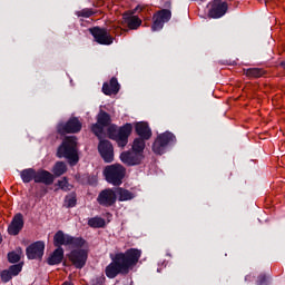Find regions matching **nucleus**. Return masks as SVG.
Segmentation results:
<instances>
[{
  "mask_svg": "<svg viewBox=\"0 0 285 285\" xmlns=\"http://www.w3.org/2000/svg\"><path fill=\"white\" fill-rule=\"evenodd\" d=\"M55 246H70L73 247H83L86 246V240L83 238H75L68 234H65L62 230H59L53 236Z\"/></svg>",
  "mask_w": 285,
  "mask_h": 285,
  "instance_id": "obj_4",
  "label": "nucleus"
},
{
  "mask_svg": "<svg viewBox=\"0 0 285 285\" xmlns=\"http://www.w3.org/2000/svg\"><path fill=\"white\" fill-rule=\"evenodd\" d=\"M1 242H2V238H1V234H0V244H1Z\"/></svg>",
  "mask_w": 285,
  "mask_h": 285,
  "instance_id": "obj_37",
  "label": "nucleus"
},
{
  "mask_svg": "<svg viewBox=\"0 0 285 285\" xmlns=\"http://www.w3.org/2000/svg\"><path fill=\"white\" fill-rule=\"evenodd\" d=\"M23 229V215L17 214L8 227L9 235H19Z\"/></svg>",
  "mask_w": 285,
  "mask_h": 285,
  "instance_id": "obj_19",
  "label": "nucleus"
},
{
  "mask_svg": "<svg viewBox=\"0 0 285 285\" xmlns=\"http://www.w3.org/2000/svg\"><path fill=\"white\" fill-rule=\"evenodd\" d=\"M81 130V121L78 118H71L66 125H59L58 131L63 132H79Z\"/></svg>",
  "mask_w": 285,
  "mask_h": 285,
  "instance_id": "obj_17",
  "label": "nucleus"
},
{
  "mask_svg": "<svg viewBox=\"0 0 285 285\" xmlns=\"http://www.w3.org/2000/svg\"><path fill=\"white\" fill-rule=\"evenodd\" d=\"M90 32L95 38V41H97V43H100L101 46H110L114 41L112 36H110V33H108L106 29L95 27L90 30Z\"/></svg>",
  "mask_w": 285,
  "mask_h": 285,
  "instance_id": "obj_10",
  "label": "nucleus"
},
{
  "mask_svg": "<svg viewBox=\"0 0 285 285\" xmlns=\"http://www.w3.org/2000/svg\"><path fill=\"white\" fill-rule=\"evenodd\" d=\"M100 206H112L117 202V191L116 189H105L102 190L97 198Z\"/></svg>",
  "mask_w": 285,
  "mask_h": 285,
  "instance_id": "obj_15",
  "label": "nucleus"
},
{
  "mask_svg": "<svg viewBox=\"0 0 285 285\" xmlns=\"http://www.w3.org/2000/svg\"><path fill=\"white\" fill-rule=\"evenodd\" d=\"M45 248H46V244L41 240L31 244L27 248L28 259H41V257H43Z\"/></svg>",
  "mask_w": 285,
  "mask_h": 285,
  "instance_id": "obj_16",
  "label": "nucleus"
},
{
  "mask_svg": "<svg viewBox=\"0 0 285 285\" xmlns=\"http://www.w3.org/2000/svg\"><path fill=\"white\" fill-rule=\"evenodd\" d=\"M1 279L2 282H10L12 279V274L10 273V271H3L1 273Z\"/></svg>",
  "mask_w": 285,
  "mask_h": 285,
  "instance_id": "obj_34",
  "label": "nucleus"
},
{
  "mask_svg": "<svg viewBox=\"0 0 285 285\" xmlns=\"http://www.w3.org/2000/svg\"><path fill=\"white\" fill-rule=\"evenodd\" d=\"M66 170H68V167H66V165L61 161L56 163L52 173L53 175H56V177H61V175H63L66 173Z\"/></svg>",
  "mask_w": 285,
  "mask_h": 285,
  "instance_id": "obj_28",
  "label": "nucleus"
},
{
  "mask_svg": "<svg viewBox=\"0 0 285 285\" xmlns=\"http://www.w3.org/2000/svg\"><path fill=\"white\" fill-rule=\"evenodd\" d=\"M21 268H23V266L21 264L18 265H13L9 268V273L11 274L12 277H16V275L19 274V272L21 271Z\"/></svg>",
  "mask_w": 285,
  "mask_h": 285,
  "instance_id": "obj_33",
  "label": "nucleus"
},
{
  "mask_svg": "<svg viewBox=\"0 0 285 285\" xmlns=\"http://www.w3.org/2000/svg\"><path fill=\"white\" fill-rule=\"evenodd\" d=\"M116 195H118L119 202H128L129 199H132L135 197L132 193L124 188H116Z\"/></svg>",
  "mask_w": 285,
  "mask_h": 285,
  "instance_id": "obj_24",
  "label": "nucleus"
},
{
  "mask_svg": "<svg viewBox=\"0 0 285 285\" xmlns=\"http://www.w3.org/2000/svg\"><path fill=\"white\" fill-rule=\"evenodd\" d=\"M98 150L107 164H110L111 161L115 160V150L112 149V144L108 140H102L100 141L98 146Z\"/></svg>",
  "mask_w": 285,
  "mask_h": 285,
  "instance_id": "obj_13",
  "label": "nucleus"
},
{
  "mask_svg": "<svg viewBox=\"0 0 285 285\" xmlns=\"http://www.w3.org/2000/svg\"><path fill=\"white\" fill-rule=\"evenodd\" d=\"M140 257L141 250L135 248L128 249L125 254H117L118 262L122 263V265L127 269V273L130 271L131 266H136Z\"/></svg>",
  "mask_w": 285,
  "mask_h": 285,
  "instance_id": "obj_7",
  "label": "nucleus"
},
{
  "mask_svg": "<svg viewBox=\"0 0 285 285\" xmlns=\"http://www.w3.org/2000/svg\"><path fill=\"white\" fill-rule=\"evenodd\" d=\"M141 159H144V154L137 153L135 150L124 151L120 155V160L127 166H137V164H141Z\"/></svg>",
  "mask_w": 285,
  "mask_h": 285,
  "instance_id": "obj_14",
  "label": "nucleus"
},
{
  "mask_svg": "<svg viewBox=\"0 0 285 285\" xmlns=\"http://www.w3.org/2000/svg\"><path fill=\"white\" fill-rule=\"evenodd\" d=\"M264 75V70L262 69H257V68H252V69H248L246 71V76L247 77H254V78H259Z\"/></svg>",
  "mask_w": 285,
  "mask_h": 285,
  "instance_id": "obj_31",
  "label": "nucleus"
},
{
  "mask_svg": "<svg viewBox=\"0 0 285 285\" xmlns=\"http://www.w3.org/2000/svg\"><path fill=\"white\" fill-rule=\"evenodd\" d=\"M75 248L68 254V259L76 266V268H83L86 262H88V244L85 240L82 247H72Z\"/></svg>",
  "mask_w": 285,
  "mask_h": 285,
  "instance_id": "obj_5",
  "label": "nucleus"
},
{
  "mask_svg": "<svg viewBox=\"0 0 285 285\" xmlns=\"http://www.w3.org/2000/svg\"><path fill=\"white\" fill-rule=\"evenodd\" d=\"M106 126H110V115L106 111H100L97 116V124L91 127V130L97 137H101Z\"/></svg>",
  "mask_w": 285,
  "mask_h": 285,
  "instance_id": "obj_9",
  "label": "nucleus"
},
{
  "mask_svg": "<svg viewBox=\"0 0 285 285\" xmlns=\"http://www.w3.org/2000/svg\"><path fill=\"white\" fill-rule=\"evenodd\" d=\"M102 92L105 95H117L119 92V82L117 78H111L109 83H104Z\"/></svg>",
  "mask_w": 285,
  "mask_h": 285,
  "instance_id": "obj_22",
  "label": "nucleus"
},
{
  "mask_svg": "<svg viewBox=\"0 0 285 285\" xmlns=\"http://www.w3.org/2000/svg\"><path fill=\"white\" fill-rule=\"evenodd\" d=\"M65 206L67 208H75L77 206V196L75 194H70L65 199Z\"/></svg>",
  "mask_w": 285,
  "mask_h": 285,
  "instance_id": "obj_30",
  "label": "nucleus"
},
{
  "mask_svg": "<svg viewBox=\"0 0 285 285\" xmlns=\"http://www.w3.org/2000/svg\"><path fill=\"white\" fill-rule=\"evenodd\" d=\"M90 14H92V12H90V11L82 12V17H90Z\"/></svg>",
  "mask_w": 285,
  "mask_h": 285,
  "instance_id": "obj_36",
  "label": "nucleus"
},
{
  "mask_svg": "<svg viewBox=\"0 0 285 285\" xmlns=\"http://www.w3.org/2000/svg\"><path fill=\"white\" fill-rule=\"evenodd\" d=\"M35 181L36 184H46L47 186H50V184L55 181V176H52V174L49 171L40 170L36 173Z\"/></svg>",
  "mask_w": 285,
  "mask_h": 285,
  "instance_id": "obj_20",
  "label": "nucleus"
},
{
  "mask_svg": "<svg viewBox=\"0 0 285 285\" xmlns=\"http://www.w3.org/2000/svg\"><path fill=\"white\" fill-rule=\"evenodd\" d=\"M282 66H284V68H285V61L282 63Z\"/></svg>",
  "mask_w": 285,
  "mask_h": 285,
  "instance_id": "obj_38",
  "label": "nucleus"
},
{
  "mask_svg": "<svg viewBox=\"0 0 285 285\" xmlns=\"http://www.w3.org/2000/svg\"><path fill=\"white\" fill-rule=\"evenodd\" d=\"M58 186L59 188H61V190H72V185H70L68 183V179L66 178H62L61 180H59Z\"/></svg>",
  "mask_w": 285,
  "mask_h": 285,
  "instance_id": "obj_32",
  "label": "nucleus"
},
{
  "mask_svg": "<svg viewBox=\"0 0 285 285\" xmlns=\"http://www.w3.org/2000/svg\"><path fill=\"white\" fill-rule=\"evenodd\" d=\"M226 10H228V4H226V2H222V0H214L210 3L209 17L212 19H219L226 14Z\"/></svg>",
  "mask_w": 285,
  "mask_h": 285,
  "instance_id": "obj_11",
  "label": "nucleus"
},
{
  "mask_svg": "<svg viewBox=\"0 0 285 285\" xmlns=\"http://www.w3.org/2000/svg\"><path fill=\"white\" fill-rule=\"evenodd\" d=\"M21 255H23V252L21 249H17L16 252L8 254V259L11 264H17V262L21 259Z\"/></svg>",
  "mask_w": 285,
  "mask_h": 285,
  "instance_id": "obj_29",
  "label": "nucleus"
},
{
  "mask_svg": "<svg viewBox=\"0 0 285 285\" xmlns=\"http://www.w3.org/2000/svg\"><path fill=\"white\" fill-rule=\"evenodd\" d=\"M61 262H63V248L59 247L48 258V264L55 266L56 264H61Z\"/></svg>",
  "mask_w": 285,
  "mask_h": 285,
  "instance_id": "obj_23",
  "label": "nucleus"
},
{
  "mask_svg": "<svg viewBox=\"0 0 285 285\" xmlns=\"http://www.w3.org/2000/svg\"><path fill=\"white\" fill-rule=\"evenodd\" d=\"M58 157H63L71 166L79 161V153L77 151V138L71 136L63 139L61 146L58 148Z\"/></svg>",
  "mask_w": 285,
  "mask_h": 285,
  "instance_id": "obj_1",
  "label": "nucleus"
},
{
  "mask_svg": "<svg viewBox=\"0 0 285 285\" xmlns=\"http://www.w3.org/2000/svg\"><path fill=\"white\" fill-rule=\"evenodd\" d=\"M106 275L109 277V279H115L119 273L126 274L128 271L126 269L124 263L121 261H118L117 254L114 258V261L106 267Z\"/></svg>",
  "mask_w": 285,
  "mask_h": 285,
  "instance_id": "obj_8",
  "label": "nucleus"
},
{
  "mask_svg": "<svg viewBox=\"0 0 285 285\" xmlns=\"http://www.w3.org/2000/svg\"><path fill=\"white\" fill-rule=\"evenodd\" d=\"M170 10L167 9H163L161 11H159L158 13H156L154 16V24L151 27V30L154 32H157V30H161V28H164V23L170 21Z\"/></svg>",
  "mask_w": 285,
  "mask_h": 285,
  "instance_id": "obj_12",
  "label": "nucleus"
},
{
  "mask_svg": "<svg viewBox=\"0 0 285 285\" xmlns=\"http://www.w3.org/2000/svg\"><path fill=\"white\" fill-rule=\"evenodd\" d=\"M175 135L170 131H166L158 135L154 142L153 150L156 155H164V153H166V146H170V144H175Z\"/></svg>",
  "mask_w": 285,
  "mask_h": 285,
  "instance_id": "obj_6",
  "label": "nucleus"
},
{
  "mask_svg": "<svg viewBox=\"0 0 285 285\" xmlns=\"http://www.w3.org/2000/svg\"><path fill=\"white\" fill-rule=\"evenodd\" d=\"M104 175L108 184L112 186H121L124 177H126V168L119 164H114L105 167Z\"/></svg>",
  "mask_w": 285,
  "mask_h": 285,
  "instance_id": "obj_3",
  "label": "nucleus"
},
{
  "mask_svg": "<svg viewBox=\"0 0 285 285\" xmlns=\"http://www.w3.org/2000/svg\"><path fill=\"white\" fill-rule=\"evenodd\" d=\"M136 132L141 137V139H150V137H153V131L146 122H138L136 125Z\"/></svg>",
  "mask_w": 285,
  "mask_h": 285,
  "instance_id": "obj_21",
  "label": "nucleus"
},
{
  "mask_svg": "<svg viewBox=\"0 0 285 285\" xmlns=\"http://www.w3.org/2000/svg\"><path fill=\"white\" fill-rule=\"evenodd\" d=\"M104 282H106V278H105V277L98 278V284H99V285L104 284Z\"/></svg>",
  "mask_w": 285,
  "mask_h": 285,
  "instance_id": "obj_35",
  "label": "nucleus"
},
{
  "mask_svg": "<svg viewBox=\"0 0 285 285\" xmlns=\"http://www.w3.org/2000/svg\"><path fill=\"white\" fill-rule=\"evenodd\" d=\"M88 225L91 228H104L106 226V220L101 217H94L88 220Z\"/></svg>",
  "mask_w": 285,
  "mask_h": 285,
  "instance_id": "obj_27",
  "label": "nucleus"
},
{
  "mask_svg": "<svg viewBox=\"0 0 285 285\" xmlns=\"http://www.w3.org/2000/svg\"><path fill=\"white\" fill-rule=\"evenodd\" d=\"M144 148H146V142L144 141V138H136L132 145L134 153H139L140 155H144Z\"/></svg>",
  "mask_w": 285,
  "mask_h": 285,
  "instance_id": "obj_26",
  "label": "nucleus"
},
{
  "mask_svg": "<svg viewBox=\"0 0 285 285\" xmlns=\"http://www.w3.org/2000/svg\"><path fill=\"white\" fill-rule=\"evenodd\" d=\"M132 132V125L126 124L120 128H117V125H110L108 127V135H110L111 139L117 141L120 148H124L128 144V137Z\"/></svg>",
  "mask_w": 285,
  "mask_h": 285,
  "instance_id": "obj_2",
  "label": "nucleus"
},
{
  "mask_svg": "<svg viewBox=\"0 0 285 285\" xmlns=\"http://www.w3.org/2000/svg\"><path fill=\"white\" fill-rule=\"evenodd\" d=\"M37 176V171L33 169H24L21 171V179L24 181V184H30V180L33 179Z\"/></svg>",
  "mask_w": 285,
  "mask_h": 285,
  "instance_id": "obj_25",
  "label": "nucleus"
},
{
  "mask_svg": "<svg viewBox=\"0 0 285 285\" xmlns=\"http://www.w3.org/2000/svg\"><path fill=\"white\" fill-rule=\"evenodd\" d=\"M122 21L124 23H126L129 30H137V28L141 26V19L135 16L132 11H128L125 14H122Z\"/></svg>",
  "mask_w": 285,
  "mask_h": 285,
  "instance_id": "obj_18",
  "label": "nucleus"
}]
</instances>
